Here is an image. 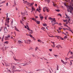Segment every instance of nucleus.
I'll return each mask as SVG.
<instances>
[{"instance_id": "nucleus-51", "label": "nucleus", "mask_w": 73, "mask_h": 73, "mask_svg": "<svg viewBox=\"0 0 73 73\" xmlns=\"http://www.w3.org/2000/svg\"><path fill=\"white\" fill-rule=\"evenodd\" d=\"M6 5L7 6H8V3H7L6 4Z\"/></svg>"}, {"instance_id": "nucleus-13", "label": "nucleus", "mask_w": 73, "mask_h": 73, "mask_svg": "<svg viewBox=\"0 0 73 73\" xmlns=\"http://www.w3.org/2000/svg\"><path fill=\"white\" fill-rule=\"evenodd\" d=\"M15 60L16 61H21V60H19V59H15Z\"/></svg>"}, {"instance_id": "nucleus-44", "label": "nucleus", "mask_w": 73, "mask_h": 73, "mask_svg": "<svg viewBox=\"0 0 73 73\" xmlns=\"http://www.w3.org/2000/svg\"><path fill=\"white\" fill-rule=\"evenodd\" d=\"M62 33L64 34V35H66V36H67V35L66 34V33H65L64 32Z\"/></svg>"}, {"instance_id": "nucleus-19", "label": "nucleus", "mask_w": 73, "mask_h": 73, "mask_svg": "<svg viewBox=\"0 0 73 73\" xmlns=\"http://www.w3.org/2000/svg\"><path fill=\"white\" fill-rule=\"evenodd\" d=\"M42 25L44 27H46L47 26L46 24L43 23Z\"/></svg>"}, {"instance_id": "nucleus-6", "label": "nucleus", "mask_w": 73, "mask_h": 73, "mask_svg": "<svg viewBox=\"0 0 73 73\" xmlns=\"http://www.w3.org/2000/svg\"><path fill=\"white\" fill-rule=\"evenodd\" d=\"M9 21H6V22H5V26H7L8 27H9Z\"/></svg>"}, {"instance_id": "nucleus-18", "label": "nucleus", "mask_w": 73, "mask_h": 73, "mask_svg": "<svg viewBox=\"0 0 73 73\" xmlns=\"http://www.w3.org/2000/svg\"><path fill=\"white\" fill-rule=\"evenodd\" d=\"M52 20V21H54L55 22L56 21L55 20V18H53Z\"/></svg>"}, {"instance_id": "nucleus-21", "label": "nucleus", "mask_w": 73, "mask_h": 73, "mask_svg": "<svg viewBox=\"0 0 73 73\" xmlns=\"http://www.w3.org/2000/svg\"><path fill=\"white\" fill-rule=\"evenodd\" d=\"M15 30H16V31H18V32L19 31L18 29L15 26Z\"/></svg>"}, {"instance_id": "nucleus-50", "label": "nucleus", "mask_w": 73, "mask_h": 73, "mask_svg": "<svg viewBox=\"0 0 73 73\" xmlns=\"http://www.w3.org/2000/svg\"><path fill=\"white\" fill-rule=\"evenodd\" d=\"M10 20V19L9 18H7V21H9Z\"/></svg>"}, {"instance_id": "nucleus-61", "label": "nucleus", "mask_w": 73, "mask_h": 73, "mask_svg": "<svg viewBox=\"0 0 73 73\" xmlns=\"http://www.w3.org/2000/svg\"><path fill=\"white\" fill-rule=\"evenodd\" d=\"M7 69L8 70V71H9V72L10 71V70L8 69V68H7Z\"/></svg>"}, {"instance_id": "nucleus-16", "label": "nucleus", "mask_w": 73, "mask_h": 73, "mask_svg": "<svg viewBox=\"0 0 73 73\" xmlns=\"http://www.w3.org/2000/svg\"><path fill=\"white\" fill-rule=\"evenodd\" d=\"M19 44H21L23 42H21V41L20 40H18V41Z\"/></svg>"}, {"instance_id": "nucleus-58", "label": "nucleus", "mask_w": 73, "mask_h": 73, "mask_svg": "<svg viewBox=\"0 0 73 73\" xmlns=\"http://www.w3.org/2000/svg\"><path fill=\"white\" fill-rule=\"evenodd\" d=\"M70 64H70V65H72V62L71 61H70Z\"/></svg>"}, {"instance_id": "nucleus-62", "label": "nucleus", "mask_w": 73, "mask_h": 73, "mask_svg": "<svg viewBox=\"0 0 73 73\" xmlns=\"http://www.w3.org/2000/svg\"><path fill=\"white\" fill-rule=\"evenodd\" d=\"M52 42V43L53 44H54V42Z\"/></svg>"}, {"instance_id": "nucleus-46", "label": "nucleus", "mask_w": 73, "mask_h": 73, "mask_svg": "<svg viewBox=\"0 0 73 73\" xmlns=\"http://www.w3.org/2000/svg\"><path fill=\"white\" fill-rule=\"evenodd\" d=\"M49 19H50V20H52V18L51 17H50L49 18Z\"/></svg>"}, {"instance_id": "nucleus-10", "label": "nucleus", "mask_w": 73, "mask_h": 73, "mask_svg": "<svg viewBox=\"0 0 73 73\" xmlns=\"http://www.w3.org/2000/svg\"><path fill=\"white\" fill-rule=\"evenodd\" d=\"M52 4H53V5L54 7H57V5L56 4H55V3H54V2H52Z\"/></svg>"}, {"instance_id": "nucleus-7", "label": "nucleus", "mask_w": 73, "mask_h": 73, "mask_svg": "<svg viewBox=\"0 0 73 73\" xmlns=\"http://www.w3.org/2000/svg\"><path fill=\"white\" fill-rule=\"evenodd\" d=\"M41 9L40 8V7L39 6L38 8L37 9H36V11H38L39 13L41 12Z\"/></svg>"}, {"instance_id": "nucleus-25", "label": "nucleus", "mask_w": 73, "mask_h": 73, "mask_svg": "<svg viewBox=\"0 0 73 73\" xmlns=\"http://www.w3.org/2000/svg\"><path fill=\"white\" fill-rule=\"evenodd\" d=\"M48 8H46V7H44L43 8V9H44V10H45V11H46V10Z\"/></svg>"}, {"instance_id": "nucleus-39", "label": "nucleus", "mask_w": 73, "mask_h": 73, "mask_svg": "<svg viewBox=\"0 0 73 73\" xmlns=\"http://www.w3.org/2000/svg\"><path fill=\"white\" fill-rule=\"evenodd\" d=\"M8 14H9L8 13H7V14H6V16H7V17H6V18H7V17H8Z\"/></svg>"}, {"instance_id": "nucleus-3", "label": "nucleus", "mask_w": 73, "mask_h": 73, "mask_svg": "<svg viewBox=\"0 0 73 73\" xmlns=\"http://www.w3.org/2000/svg\"><path fill=\"white\" fill-rule=\"evenodd\" d=\"M25 42L26 44H30V43H31V41L29 40H27L26 41L25 40Z\"/></svg>"}, {"instance_id": "nucleus-64", "label": "nucleus", "mask_w": 73, "mask_h": 73, "mask_svg": "<svg viewBox=\"0 0 73 73\" xmlns=\"http://www.w3.org/2000/svg\"><path fill=\"white\" fill-rule=\"evenodd\" d=\"M4 35H3L2 38V39H4Z\"/></svg>"}, {"instance_id": "nucleus-31", "label": "nucleus", "mask_w": 73, "mask_h": 73, "mask_svg": "<svg viewBox=\"0 0 73 73\" xmlns=\"http://www.w3.org/2000/svg\"><path fill=\"white\" fill-rule=\"evenodd\" d=\"M4 43L5 44H8V41H6Z\"/></svg>"}, {"instance_id": "nucleus-12", "label": "nucleus", "mask_w": 73, "mask_h": 73, "mask_svg": "<svg viewBox=\"0 0 73 73\" xmlns=\"http://www.w3.org/2000/svg\"><path fill=\"white\" fill-rule=\"evenodd\" d=\"M26 19H27V18H26V17H23V18L22 19V20H23V21H24V20H26Z\"/></svg>"}, {"instance_id": "nucleus-45", "label": "nucleus", "mask_w": 73, "mask_h": 73, "mask_svg": "<svg viewBox=\"0 0 73 73\" xmlns=\"http://www.w3.org/2000/svg\"><path fill=\"white\" fill-rule=\"evenodd\" d=\"M32 38H33V40H35V38L34 37H33Z\"/></svg>"}, {"instance_id": "nucleus-53", "label": "nucleus", "mask_w": 73, "mask_h": 73, "mask_svg": "<svg viewBox=\"0 0 73 73\" xmlns=\"http://www.w3.org/2000/svg\"><path fill=\"white\" fill-rule=\"evenodd\" d=\"M57 31L58 32V33H60V32H61V31H60V30H59V31L57 30Z\"/></svg>"}, {"instance_id": "nucleus-38", "label": "nucleus", "mask_w": 73, "mask_h": 73, "mask_svg": "<svg viewBox=\"0 0 73 73\" xmlns=\"http://www.w3.org/2000/svg\"><path fill=\"white\" fill-rule=\"evenodd\" d=\"M20 23H21V24H24L23 22V21H20Z\"/></svg>"}, {"instance_id": "nucleus-52", "label": "nucleus", "mask_w": 73, "mask_h": 73, "mask_svg": "<svg viewBox=\"0 0 73 73\" xmlns=\"http://www.w3.org/2000/svg\"><path fill=\"white\" fill-rule=\"evenodd\" d=\"M54 24H56V23H52V25H54Z\"/></svg>"}, {"instance_id": "nucleus-11", "label": "nucleus", "mask_w": 73, "mask_h": 73, "mask_svg": "<svg viewBox=\"0 0 73 73\" xmlns=\"http://www.w3.org/2000/svg\"><path fill=\"white\" fill-rule=\"evenodd\" d=\"M4 31H5V33H7V32H7V31H8L7 30V27L5 28Z\"/></svg>"}, {"instance_id": "nucleus-34", "label": "nucleus", "mask_w": 73, "mask_h": 73, "mask_svg": "<svg viewBox=\"0 0 73 73\" xmlns=\"http://www.w3.org/2000/svg\"><path fill=\"white\" fill-rule=\"evenodd\" d=\"M60 38H61V37L59 36H57V38H58V39H59Z\"/></svg>"}, {"instance_id": "nucleus-36", "label": "nucleus", "mask_w": 73, "mask_h": 73, "mask_svg": "<svg viewBox=\"0 0 73 73\" xmlns=\"http://www.w3.org/2000/svg\"><path fill=\"white\" fill-rule=\"evenodd\" d=\"M29 36H30V37H31V38H32V37H33V36H32V35H31L30 34L29 35Z\"/></svg>"}, {"instance_id": "nucleus-41", "label": "nucleus", "mask_w": 73, "mask_h": 73, "mask_svg": "<svg viewBox=\"0 0 73 73\" xmlns=\"http://www.w3.org/2000/svg\"><path fill=\"white\" fill-rule=\"evenodd\" d=\"M14 65H18H18H19V64L15 63V64H14Z\"/></svg>"}, {"instance_id": "nucleus-17", "label": "nucleus", "mask_w": 73, "mask_h": 73, "mask_svg": "<svg viewBox=\"0 0 73 73\" xmlns=\"http://www.w3.org/2000/svg\"><path fill=\"white\" fill-rule=\"evenodd\" d=\"M21 14L23 16H24L25 15V13H22V12H21Z\"/></svg>"}, {"instance_id": "nucleus-35", "label": "nucleus", "mask_w": 73, "mask_h": 73, "mask_svg": "<svg viewBox=\"0 0 73 73\" xmlns=\"http://www.w3.org/2000/svg\"><path fill=\"white\" fill-rule=\"evenodd\" d=\"M57 70H58V66L57 65Z\"/></svg>"}, {"instance_id": "nucleus-14", "label": "nucleus", "mask_w": 73, "mask_h": 73, "mask_svg": "<svg viewBox=\"0 0 73 73\" xmlns=\"http://www.w3.org/2000/svg\"><path fill=\"white\" fill-rule=\"evenodd\" d=\"M32 11H35V9L34 8V7H32Z\"/></svg>"}, {"instance_id": "nucleus-54", "label": "nucleus", "mask_w": 73, "mask_h": 73, "mask_svg": "<svg viewBox=\"0 0 73 73\" xmlns=\"http://www.w3.org/2000/svg\"><path fill=\"white\" fill-rule=\"evenodd\" d=\"M39 16L40 17H41V16H42V15L41 14H40Z\"/></svg>"}, {"instance_id": "nucleus-8", "label": "nucleus", "mask_w": 73, "mask_h": 73, "mask_svg": "<svg viewBox=\"0 0 73 73\" xmlns=\"http://www.w3.org/2000/svg\"><path fill=\"white\" fill-rule=\"evenodd\" d=\"M56 48H57L58 49H59L60 48V47L61 48H62V47L60 45H58L57 46H56Z\"/></svg>"}, {"instance_id": "nucleus-43", "label": "nucleus", "mask_w": 73, "mask_h": 73, "mask_svg": "<svg viewBox=\"0 0 73 73\" xmlns=\"http://www.w3.org/2000/svg\"><path fill=\"white\" fill-rule=\"evenodd\" d=\"M49 50H50V52H52V49H49Z\"/></svg>"}, {"instance_id": "nucleus-37", "label": "nucleus", "mask_w": 73, "mask_h": 73, "mask_svg": "<svg viewBox=\"0 0 73 73\" xmlns=\"http://www.w3.org/2000/svg\"><path fill=\"white\" fill-rule=\"evenodd\" d=\"M37 23L38 24H40V21H37Z\"/></svg>"}, {"instance_id": "nucleus-27", "label": "nucleus", "mask_w": 73, "mask_h": 73, "mask_svg": "<svg viewBox=\"0 0 73 73\" xmlns=\"http://www.w3.org/2000/svg\"><path fill=\"white\" fill-rule=\"evenodd\" d=\"M40 18L41 19H44V17H43V16H41L40 17Z\"/></svg>"}, {"instance_id": "nucleus-63", "label": "nucleus", "mask_w": 73, "mask_h": 73, "mask_svg": "<svg viewBox=\"0 0 73 73\" xmlns=\"http://www.w3.org/2000/svg\"><path fill=\"white\" fill-rule=\"evenodd\" d=\"M11 38H12V39H13V40H14V38H13L12 36H11Z\"/></svg>"}, {"instance_id": "nucleus-15", "label": "nucleus", "mask_w": 73, "mask_h": 73, "mask_svg": "<svg viewBox=\"0 0 73 73\" xmlns=\"http://www.w3.org/2000/svg\"><path fill=\"white\" fill-rule=\"evenodd\" d=\"M32 20H34V21H35V22H37V21L36 20V19H35L34 18H32L31 19Z\"/></svg>"}, {"instance_id": "nucleus-55", "label": "nucleus", "mask_w": 73, "mask_h": 73, "mask_svg": "<svg viewBox=\"0 0 73 73\" xmlns=\"http://www.w3.org/2000/svg\"><path fill=\"white\" fill-rule=\"evenodd\" d=\"M38 42H41V40H38Z\"/></svg>"}, {"instance_id": "nucleus-29", "label": "nucleus", "mask_w": 73, "mask_h": 73, "mask_svg": "<svg viewBox=\"0 0 73 73\" xmlns=\"http://www.w3.org/2000/svg\"><path fill=\"white\" fill-rule=\"evenodd\" d=\"M56 11V12H60V10L59 9H56L55 10Z\"/></svg>"}, {"instance_id": "nucleus-1", "label": "nucleus", "mask_w": 73, "mask_h": 73, "mask_svg": "<svg viewBox=\"0 0 73 73\" xmlns=\"http://www.w3.org/2000/svg\"><path fill=\"white\" fill-rule=\"evenodd\" d=\"M67 8H68L67 11L68 12H71V11H71L72 10H73V4H72L71 5H70V6H67Z\"/></svg>"}, {"instance_id": "nucleus-40", "label": "nucleus", "mask_w": 73, "mask_h": 73, "mask_svg": "<svg viewBox=\"0 0 73 73\" xmlns=\"http://www.w3.org/2000/svg\"><path fill=\"white\" fill-rule=\"evenodd\" d=\"M59 31H60V30H61V29H62V28L61 27H59Z\"/></svg>"}, {"instance_id": "nucleus-24", "label": "nucleus", "mask_w": 73, "mask_h": 73, "mask_svg": "<svg viewBox=\"0 0 73 73\" xmlns=\"http://www.w3.org/2000/svg\"><path fill=\"white\" fill-rule=\"evenodd\" d=\"M28 65V64L26 63L25 64H24L23 65V66H25L26 65Z\"/></svg>"}, {"instance_id": "nucleus-60", "label": "nucleus", "mask_w": 73, "mask_h": 73, "mask_svg": "<svg viewBox=\"0 0 73 73\" xmlns=\"http://www.w3.org/2000/svg\"><path fill=\"white\" fill-rule=\"evenodd\" d=\"M14 33L15 35V36H16V32H14Z\"/></svg>"}, {"instance_id": "nucleus-28", "label": "nucleus", "mask_w": 73, "mask_h": 73, "mask_svg": "<svg viewBox=\"0 0 73 73\" xmlns=\"http://www.w3.org/2000/svg\"><path fill=\"white\" fill-rule=\"evenodd\" d=\"M38 47H36V48H35V50L36 51V50H37V49H38Z\"/></svg>"}, {"instance_id": "nucleus-5", "label": "nucleus", "mask_w": 73, "mask_h": 73, "mask_svg": "<svg viewBox=\"0 0 73 73\" xmlns=\"http://www.w3.org/2000/svg\"><path fill=\"white\" fill-rule=\"evenodd\" d=\"M10 37H11V36H10L9 34L7 36L5 37V40H8V39H9V38H10Z\"/></svg>"}, {"instance_id": "nucleus-30", "label": "nucleus", "mask_w": 73, "mask_h": 73, "mask_svg": "<svg viewBox=\"0 0 73 73\" xmlns=\"http://www.w3.org/2000/svg\"><path fill=\"white\" fill-rule=\"evenodd\" d=\"M48 17V15L46 16L45 17V20H47L46 18Z\"/></svg>"}, {"instance_id": "nucleus-9", "label": "nucleus", "mask_w": 73, "mask_h": 73, "mask_svg": "<svg viewBox=\"0 0 73 73\" xmlns=\"http://www.w3.org/2000/svg\"><path fill=\"white\" fill-rule=\"evenodd\" d=\"M14 72H21L22 71V70H13Z\"/></svg>"}, {"instance_id": "nucleus-26", "label": "nucleus", "mask_w": 73, "mask_h": 73, "mask_svg": "<svg viewBox=\"0 0 73 73\" xmlns=\"http://www.w3.org/2000/svg\"><path fill=\"white\" fill-rule=\"evenodd\" d=\"M68 38V36H65L64 38V39H66V38Z\"/></svg>"}, {"instance_id": "nucleus-32", "label": "nucleus", "mask_w": 73, "mask_h": 73, "mask_svg": "<svg viewBox=\"0 0 73 73\" xmlns=\"http://www.w3.org/2000/svg\"><path fill=\"white\" fill-rule=\"evenodd\" d=\"M61 62L63 63V64H64L65 63V62H64L62 60H61Z\"/></svg>"}, {"instance_id": "nucleus-33", "label": "nucleus", "mask_w": 73, "mask_h": 73, "mask_svg": "<svg viewBox=\"0 0 73 73\" xmlns=\"http://www.w3.org/2000/svg\"><path fill=\"white\" fill-rule=\"evenodd\" d=\"M47 12H49V10L48 9V8H47V9L46 10Z\"/></svg>"}, {"instance_id": "nucleus-23", "label": "nucleus", "mask_w": 73, "mask_h": 73, "mask_svg": "<svg viewBox=\"0 0 73 73\" xmlns=\"http://www.w3.org/2000/svg\"><path fill=\"white\" fill-rule=\"evenodd\" d=\"M53 55H54V56H55V57L57 58V57H58V55H54V54Z\"/></svg>"}, {"instance_id": "nucleus-57", "label": "nucleus", "mask_w": 73, "mask_h": 73, "mask_svg": "<svg viewBox=\"0 0 73 73\" xmlns=\"http://www.w3.org/2000/svg\"><path fill=\"white\" fill-rule=\"evenodd\" d=\"M60 38L62 40H64V38H62L61 37H60Z\"/></svg>"}, {"instance_id": "nucleus-20", "label": "nucleus", "mask_w": 73, "mask_h": 73, "mask_svg": "<svg viewBox=\"0 0 73 73\" xmlns=\"http://www.w3.org/2000/svg\"><path fill=\"white\" fill-rule=\"evenodd\" d=\"M25 15H28V13H27V11H25Z\"/></svg>"}, {"instance_id": "nucleus-47", "label": "nucleus", "mask_w": 73, "mask_h": 73, "mask_svg": "<svg viewBox=\"0 0 73 73\" xmlns=\"http://www.w3.org/2000/svg\"><path fill=\"white\" fill-rule=\"evenodd\" d=\"M13 20H12V21H11V24L12 25V24H13Z\"/></svg>"}, {"instance_id": "nucleus-48", "label": "nucleus", "mask_w": 73, "mask_h": 73, "mask_svg": "<svg viewBox=\"0 0 73 73\" xmlns=\"http://www.w3.org/2000/svg\"><path fill=\"white\" fill-rule=\"evenodd\" d=\"M47 1L48 3H50V0H47Z\"/></svg>"}, {"instance_id": "nucleus-2", "label": "nucleus", "mask_w": 73, "mask_h": 73, "mask_svg": "<svg viewBox=\"0 0 73 73\" xmlns=\"http://www.w3.org/2000/svg\"><path fill=\"white\" fill-rule=\"evenodd\" d=\"M23 3L24 4H26V5H28L29 7H31V6H32L33 4H34V3H30L27 1H23Z\"/></svg>"}, {"instance_id": "nucleus-42", "label": "nucleus", "mask_w": 73, "mask_h": 73, "mask_svg": "<svg viewBox=\"0 0 73 73\" xmlns=\"http://www.w3.org/2000/svg\"><path fill=\"white\" fill-rule=\"evenodd\" d=\"M58 15V16H60V17H61V15L60 14H59Z\"/></svg>"}, {"instance_id": "nucleus-59", "label": "nucleus", "mask_w": 73, "mask_h": 73, "mask_svg": "<svg viewBox=\"0 0 73 73\" xmlns=\"http://www.w3.org/2000/svg\"><path fill=\"white\" fill-rule=\"evenodd\" d=\"M70 53H71V54H72V55H73V52H71Z\"/></svg>"}, {"instance_id": "nucleus-4", "label": "nucleus", "mask_w": 73, "mask_h": 73, "mask_svg": "<svg viewBox=\"0 0 73 73\" xmlns=\"http://www.w3.org/2000/svg\"><path fill=\"white\" fill-rule=\"evenodd\" d=\"M10 65H11V68L12 69H13V70H15L16 69V67L13 65L12 64H10Z\"/></svg>"}, {"instance_id": "nucleus-22", "label": "nucleus", "mask_w": 73, "mask_h": 73, "mask_svg": "<svg viewBox=\"0 0 73 73\" xmlns=\"http://www.w3.org/2000/svg\"><path fill=\"white\" fill-rule=\"evenodd\" d=\"M52 46V47H53V48H54V47H55V44H53V45Z\"/></svg>"}, {"instance_id": "nucleus-49", "label": "nucleus", "mask_w": 73, "mask_h": 73, "mask_svg": "<svg viewBox=\"0 0 73 73\" xmlns=\"http://www.w3.org/2000/svg\"><path fill=\"white\" fill-rule=\"evenodd\" d=\"M40 70V69L39 70V69H38V70H36L37 72V71H39L40 70Z\"/></svg>"}, {"instance_id": "nucleus-56", "label": "nucleus", "mask_w": 73, "mask_h": 73, "mask_svg": "<svg viewBox=\"0 0 73 73\" xmlns=\"http://www.w3.org/2000/svg\"><path fill=\"white\" fill-rule=\"evenodd\" d=\"M5 3V1H2V3Z\"/></svg>"}]
</instances>
